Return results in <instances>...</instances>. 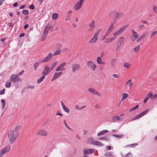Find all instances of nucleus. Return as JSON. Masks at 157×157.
I'll return each mask as SVG.
<instances>
[{"mask_svg":"<svg viewBox=\"0 0 157 157\" xmlns=\"http://www.w3.org/2000/svg\"><path fill=\"white\" fill-rule=\"evenodd\" d=\"M18 137V134L13 130H11L7 133V138L10 143L12 144L15 142Z\"/></svg>","mask_w":157,"mask_h":157,"instance_id":"nucleus-1","label":"nucleus"},{"mask_svg":"<svg viewBox=\"0 0 157 157\" xmlns=\"http://www.w3.org/2000/svg\"><path fill=\"white\" fill-rule=\"evenodd\" d=\"M101 29H98L94 34L93 36L89 41L88 43L90 44H94L98 40V37L99 34L102 31Z\"/></svg>","mask_w":157,"mask_h":157,"instance_id":"nucleus-2","label":"nucleus"},{"mask_svg":"<svg viewBox=\"0 0 157 157\" xmlns=\"http://www.w3.org/2000/svg\"><path fill=\"white\" fill-rule=\"evenodd\" d=\"M128 27V25H126L120 29H118L116 32L113 33V34L114 36L117 37V36L122 33Z\"/></svg>","mask_w":157,"mask_h":157,"instance_id":"nucleus-3","label":"nucleus"},{"mask_svg":"<svg viewBox=\"0 0 157 157\" xmlns=\"http://www.w3.org/2000/svg\"><path fill=\"white\" fill-rule=\"evenodd\" d=\"M86 64L88 67L92 71H95L97 67L96 65L92 60L88 61Z\"/></svg>","mask_w":157,"mask_h":157,"instance_id":"nucleus-4","label":"nucleus"},{"mask_svg":"<svg viewBox=\"0 0 157 157\" xmlns=\"http://www.w3.org/2000/svg\"><path fill=\"white\" fill-rule=\"evenodd\" d=\"M84 1L85 0H78L73 6L74 9L75 11L78 10L81 8Z\"/></svg>","mask_w":157,"mask_h":157,"instance_id":"nucleus-5","label":"nucleus"},{"mask_svg":"<svg viewBox=\"0 0 157 157\" xmlns=\"http://www.w3.org/2000/svg\"><path fill=\"white\" fill-rule=\"evenodd\" d=\"M71 71L72 73H75L81 69L80 65L77 63H74L71 66Z\"/></svg>","mask_w":157,"mask_h":157,"instance_id":"nucleus-6","label":"nucleus"},{"mask_svg":"<svg viewBox=\"0 0 157 157\" xmlns=\"http://www.w3.org/2000/svg\"><path fill=\"white\" fill-rule=\"evenodd\" d=\"M10 80L13 82L14 84L17 82L21 81V79L17 76V75H12L10 77Z\"/></svg>","mask_w":157,"mask_h":157,"instance_id":"nucleus-7","label":"nucleus"},{"mask_svg":"<svg viewBox=\"0 0 157 157\" xmlns=\"http://www.w3.org/2000/svg\"><path fill=\"white\" fill-rule=\"evenodd\" d=\"M124 38L123 36L121 37L119 39L116 46V50L117 51L124 42Z\"/></svg>","mask_w":157,"mask_h":157,"instance_id":"nucleus-8","label":"nucleus"},{"mask_svg":"<svg viewBox=\"0 0 157 157\" xmlns=\"http://www.w3.org/2000/svg\"><path fill=\"white\" fill-rule=\"evenodd\" d=\"M148 109H146V110L143 111V112L141 113H140L138 115H136V116L134 117L132 119V120H134L140 118L141 117H142L146 114L148 112Z\"/></svg>","mask_w":157,"mask_h":157,"instance_id":"nucleus-9","label":"nucleus"},{"mask_svg":"<svg viewBox=\"0 0 157 157\" xmlns=\"http://www.w3.org/2000/svg\"><path fill=\"white\" fill-rule=\"evenodd\" d=\"M88 90L90 93L94 94L97 95L99 97H100L101 96V94L96 90L92 88H90L88 89Z\"/></svg>","mask_w":157,"mask_h":157,"instance_id":"nucleus-10","label":"nucleus"},{"mask_svg":"<svg viewBox=\"0 0 157 157\" xmlns=\"http://www.w3.org/2000/svg\"><path fill=\"white\" fill-rule=\"evenodd\" d=\"M51 71L49 66L48 65H45L44 67V71L42 73V75L46 76Z\"/></svg>","mask_w":157,"mask_h":157,"instance_id":"nucleus-11","label":"nucleus"},{"mask_svg":"<svg viewBox=\"0 0 157 157\" xmlns=\"http://www.w3.org/2000/svg\"><path fill=\"white\" fill-rule=\"evenodd\" d=\"M53 56V54L51 53H49L48 55L41 61L42 63H45L49 61Z\"/></svg>","mask_w":157,"mask_h":157,"instance_id":"nucleus-12","label":"nucleus"},{"mask_svg":"<svg viewBox=\"0 0 157 157\" xmlns=\"http://www.w3.org/2000/svg\"><path fill=\"white\" fill-rule=\"evenodd\" d=\"M36 134L37 135L42 136H46L48 134L47 132L45 130L40 129L38 131Z\"/></svg>","mask_w":157,"mask_h":157,"instance_id":"nucleus-13","label":"nucleus"},{"mask_svg":"<svg viewBox=\"0 0 157 157\" xmlns=\"http://www.w3.org/2000/svg\"><path fill=\"white\" fill-rule=\"evenodd\" d=\"M66 64L65 62H63L61 63L56 70V71L58 72L59 71H63L65 70L64 67Z\"/></svg>","mask_w":157,"mask_h":157,"instance_id":"nucleus-14","label":"nucleus"},{"mask_svg":"<svg viewBox=\"0 0 157 157\" xmlns=\"http://www.w3.org/2000/svg\"><path fill=\"white\" fill-rule=\"evenodd\" d=\"M116 23V20H114V23L113 22L110 23L109 27L106 32H107L109 34L114 29V23L115 24Z\"/></svg>","mask_w":157,"mask_h":157,"instance_id":"nucleus-15","label":"nucleus"},{"mask_svg":"<svg viewBox=\"0 0 157 157\" xmlns=\"http://www.w3.org/2000/svg\"><path fill=\"white\" fill-rule=\"evenodd\" d=\"M133 37H131V39L132 41H134L138 37V34L133 30L132 29L131 30Z\"/></svg>","mask_w":157,"mask_h":157,"instance_id":"nucleus-16","label":"nucleus"},{"mask_svg":"<svg viewBox=\"0 0 157 157\" xmlns=\"http://www.w3.org/2000/svg\"><path fill=\"white\" fill-rule=\"evenodd\" d=\"M62 72H55L51 80V81H53L59 77L60 75L62 74Z\"/></svg>","mask_w":157,"mask_h":157,"instance_id":"nucleus-17","label":"nucleus"},{"mask_svg":"<svg viewBox=\"0 0 157 157\" xmlns=\"http://www.w3.org/2000/svg\"><path fill=\"white\" fill-rule=\"evenodd\" d=\"M124 14L122 13H118L117 12L116 17L118 20L123 19L124 17Z\"/></svg>","mask_w":157,"mask_h":157,"instance_id":"nucleus-18","label":"nucleus"},{"mask_svg":"<svg viewBox=\"0 0 157 157\" xmlns=\"http://www.w3.org/2000/svg\"><path fill=\"white\" fill-rule=\"evenodd\" d=\"M91 144L95 146H103V144L100 142L96 140H92L91 141Z\"/></svg>","mask_w":157,"mask_h":157,"instance_id":"nucleus-19","label":"nucleus"},{"mask_svg":"<svg viewBox=\"0 0 157 157\" xmlns=\"http://www.w3.org/2000/svg\"><path fill=\"white\" fill-rule=\"evenodd\" d=\"M97 62L98 64L100 65H105L106 63L105 62L102 61V59L101 57H98L97 58Z\"/></svg>","mask_w":157,"mask_h":157,"instance_id":"nucleus-20","label":"nucleus"},{"mask_svg":"<svg viewBox=\"0 0 157 157\" xmlns=\"http://www.w3.org/2000/svg\"><path fill=\"white\" fill-rule=\"evenodd\" d=\"M123 120V118L120 117L116 115L113 116L112 118V120L114 122H116L117 121H121Z\"/></svg>","mask_w":157,"mask_h":157,"instance_id":"nucleus-21","label":"nucleus"},{"mask_svg":"<svg viewBox=\"0 0 157 157\" xmlns=\"http://www.w3.org/2000/svg\"><path fill=\"white\" fill-rule=\"evenodd\" d=\"M61 104L63 110L67 113H69L70 112L69 109L64 105L62 101H61Z\"/></svg>","mask_w":157,"mask_h":157,"instance_id":"nucleus-22","label":"nucleus"},{"mask_svg":"<svg viewBox=\"0 0 157 157\" xmlns=\"http://www.w3.org/2000/svg\"><path fill=\"white\" fill-rule=\"evenodd\" d=\"M116 38V37L113 36L111 37L107 38L106 39L105 43H109L113 41Z\"/></svg>","mask_w":157,"mask_h":157,"instance_id":"nucleus-23","label":"nucleus"},{"mask_svg":"<svg viewBox=\"0 0 157 157\" xmlns=\"http://www.w3.org/2000/svg\"><path fill=\"white\" fill-rule=\"evenodd\" d=\"M133 85V83L132 82V80L129 79L126 83L125 86L127 88L128 87L129 88H131Z\"/></svg>","mask_w":157,"mask_h":157,"instance_id":"nucleus-24","label":"nucleus"},{"mask_svg":"<svg viewBox=\"0 0 157 157\" xmlns=\"http://www.w3.org/2000/svg\"><path fill=\"white\" fill-rule=\"evenodd\" d=\"M94 21L93 20L91 23H90L89 25L90 27V28L88 30L89 31H92L93 29L95 27V25L94 24Z\"/></svg>","mask_w":157,"mask_h":157,"instance_id":"nucleus-25","label":"nucleus"},{"mask_svg":"<svg viewBox=\"0 0 157 157\" xmlns=\"http://www.w3.org/2000/svg\"><path fill=\"white\" fill-rule=\"evenodd\" d=\"M108 132V131L106 130H104L101 131L97 134L98 136H100L104 135L105 133Z\"/></svg>","mask_w":157,"mask_h":157,"instance_id":"nucleus-26","label":"nucleus"},{"mask_svg":"<svg viewBox=\"0 0 157 157\" xmlns=\"http://www.w3.org/2000/svg\"><path fill=\"white\" fill-rule=\"evenodd\" d=\"M95 150L93 149L89 150H85L84 151V153L85 154H91L94 152Z\"/></svg>","mask_w":157,"mask_h":157,"instance_id":"nucleus-27","label":"nucleus"},{"mask_svg":"<svg viewBox=\"0 0 157 157\" xmlns=\"http://www.w3.org/2000/svg\"><path fill=\"white\" fill-rule=\"evenodd\" d=\"M99 140H102L108 141L109 140V136H104L100 137Z\"/></svg>","mask_w":157,"mask_h":157,"instance_id":"nucleus-28","label":"nucleus"},{"mask_svg":"<svg viewBox=\"0 0 157 157\" xmlns=\"http://www.w3.org/2000/svg\"><path fill=\"white\" fill-rule=\"evenodd\" d=\"M40 63L39 62H35L33 65V68L34 70L36 71L38 67H39Z\"/></svg>","mask_w":157,"mask_h":157,"instance_id":"nucleus-29","label":"nucleus"},{"mask_svg":"<svg viewBox=\"0 0 157 157\" xmlns=\"http://www.w3.org/2000/svg\"><path fill=\"white\" fill-rule=\"evenodd\" d=\"M151 96V93L150 92L148 93V94L146 96L144 100V102L146 103L149 98H150V97Z\"/></svg>","mask_w":157,"mask_h":157,"instance_id":"nucleus-30","label":"nucleus"},{"mask_svg":"<svg viewBox=\"0 0 157 157\" xmlns=\"http://www.w3.org/2000/svg\"><path fill=\"white\" fill-rule=\"evenodd\" d=\"M128 96V94L126 93H124L122 94L121 101L125 99Z\"/></svg>","mask_w":157,"mask_h":157,"instance_id":"nucleus-31","label":"nucleus"},{"mask_svg":"<svg viewBox=\"0 0 157 157\" xmlns=\"http://www.w3.org/2000/svg\"><path fill=\"white\" fill-rule=\"evenodd\" d=\"M117 12L115 10L111 11L109 13V16L111 17H112L114 15H117Z\"/></svg>","mask_w":157,"mask_h":157,"instance_id":"nucleus-32","label":"nucleus"},{"mask_svg":"<svg viewBox=\"0 0 157 157\" xmlns=\"http://www.w3.org/2000/svg\"><path fill=\"white\" fill-rule=\"evenodd\" d=\"M116 61V59H113L111 60V65L112 67H114Z\"/></svg>","mask_w":157,"mask_h":157,"instance_id":"nucleus-33","label":"nucleus"},{"mask_svg":"<svg viewBox=\"0 0 157 157\" xmlns=\"http://www.w3.org/2000/svg\"><path fill=\"white\" fill-rule=\"evenodd\" d=\"M63 123L64 124V125L67 128V129H68L69 130H70L71 131H72V128H70L67 124V121L66 120H64L63 121Z\"/></svg>","mask_w":157,"mask_h":157,"instance_id":"nucleus-34","label":"nucleus"},{"mask_svg":"<svg viewBox=\"0 0 157 157\" xmlns=\"http://www.w3.org/2000/svg\"><path fill=\"white\" fill-rule=\"evenodd\" d=\"M59 16L58 14L55 13L53 14L52 15V18L53 20H56L57 19Z\"/></svg>","mask_w":157,"mask_h":157,"instance_id":"nucleus-35","label":"nucleus"},{"mask_svg":"<svg viewBox=\"0 0 157 157\" xmlns=\"http://www.w3.org/2000/svg\"><path fill=\"white\" fill-rule=\"evenodd\" d=\"M45 76L44 75H43L42 76L40 79L38 80L37 83L38 84L40 83L45 78Z\"/></svg>","mask_w":157,"mask_h":157,"instance_id":"nucleus-36","label":"nucleus"},{"mask_svg":"<svg viewBox=\"0 0 157 157\" xmlns=\"http://www.w3.org/2000/svg\"><path fill=\"white\" fill-rule=\"evenodd\" d=\"M123 66L125 68L127 69H129L130 68L131 65L129 63H124Z\"/></svg>","mask_w":157,"mask_h":157,"instance_id":"nucleus-37","label":"nucleus"},{"mask_svg":"<svg viewBox=\"0 0 157 157\" xmlns=\"http://www.w3.org/2000/svg\"><path fill=\"white\" fill-rule=\"evenodd\" d=\"M62 50L61 49H58V50L56 51L53 54V56H56L57 55H58L60 54Z\"/></svg>","mask_w":157,"mask_h":157,"instance_id":"nucleus-38","label":"nucleus"},{"mask_svg":"<svg viewBox=\"0 0 157 157\" xmlns=\"http://www.w3.org/2000/svg\"><path fill=\"white\" fill-rule=\"evenodd\" d=\"M48 32V26H47L45 28L44 31L43 35L44 36H47Z\"/></svg>","mask_w":157,"mask_h":157,"instance_id":"nucleus-39","label":"nucleus"},{"mask_svg":"<svg viewBox=\"0 0 157 157\" xmlns=\"http://www.w3.org/2000/svg\"><path fill=\"white\" fill-rule=\"evenodd\" d=\"M112 136L118 138H122L124 137V135L123 134H113Z\"/></svg>","mask_w":157,"mask_h":157,"instance_id":"nucleus-40","label":"nucleus"},{"mask_svg":"<svg viewBox=\"0 0 157 157\" xmlns=\"http://www.w3.org/2000/svg\"><path fill=\"white\" fill-rule=\"evenodd\" d=\"M10 146L9 145H8L6 147L3 149L6 152V153L8 152L10 150Z\"/></svg>","mask_w":157,"mask_h":157,"instance_id":"nucleus-41","label":"nucleus"},{"mask_svg":"<svg viewBox=\"0 0 157 157\" xmlns=\"http://www.w3.org/2000/svg\"><path fill=\"white\" fill-rule=\"evenodd\" d=\"M1 102L2 103V108L3 109H4L6 105V103L5 101L3 99H2L1 100Z\"/></svg>","mask_w":157,"mask_h":157,"instance_id":"nucleus-42","label":"nucleus"},{"mask_svg":"<svg viewBox=\"0 0 157 157\" xmlns=\"http://www.w3.org/2000/svg\"><path fill=\"white\" fill-rule=\"evenodd\" d=\"M58 63V61H56L53 64L51 65L50 68L51 70H52L54 67Z\"/></svg>","mask_w":157,"mask_h":157,"instance_id":"nucleus-43","label":"nucleus"},{"mask_svg":"<svg viewBox=\"0 0 157 157\" xmlns=\"http://www.w3.org/2000/svg\"><path fill=\"white\" fill-rule=\"evenodd\" d=\"M140 45H138L134 49V51L135 52H138L140 50Z\"/></svg>","mask_w":157,"mask_h":157,"instance_id":"nucleus-44","label":"nucleus"},{"mask_svg":"<svg viewBox=\"0 0 157 157\" xmlns=\"http://www.w3.org/2000/svg\"><path fill=\"white\" fill-rule=\"evenodd\" d=\"M138 106H139L138 105H136L134 107L132 108V109H131L129 110V112H131L132 111H133L136 110V109H137L138 108Z\"/></svg>","mask_w":157,"mask_h":157,"instance_id":"nucleus-45","label":"nucleus"},{"mask_svg":"<svg viewBox=\"0 0 157 157\" xmlns=\"http://www.w3.org/2000/svg\"><path fill=\"white\" fill-rule=\"evenodd\" d=\"M21 128V126L20 125H18L15 127L14 128L13 131L15 132H17L18 130L20 129Z\"/></svg>","mask_w":157,"mask_h":157,"instance_id":"nucleus-46","label":"nucleus"},{"mask_svg":"<svg viewBox=\"0 0 157 157\" xmlns=\"http://www.w3.org/2000/svg\"><path fill=\"white\" fill-rule=\"evenodd\" d=\"M132 154L131 153H128L126 155L123 156V157H132Z\"/></svg>","mask_w":157,"mask_h":157,"instance_id":"nucleus-47","label":"nucleus"},{"mask_svg":"<svg viewBox=\"0 0 157 157\" xmlns=\"http://www.w3.org/2000/svg\"><path fill=\"white\" fill-rule=\"evenodd\" d=\"M105 156L106 157H111L113 156L112 153L111 152H107L105 153Z\"/></svg>","mask_w":157,"mask_h":157,"instance_id":"nucleus-48","label":"nucleus"},{"mask_svg":"<svg viewBox=\"0 0 157 157\" xmlns=\"http://www.w3.org/2000/svg\"><path fill=\"white\" fill-rule=\"evenodd\" d=\"M85 106H83L81 107H79L78 106V105H75V108L76 110H80L82 109L83 108L85 107Z\"/></svg>","mask_w":157,"mask_h":157,"instance_id":"nucleus-49","label":"nucleus"},{"mask_svg":"<svg viewBox=\"0 0 157 157\" xmlns=\"http://www.w3.org/2000/svg\"><path fill=\"white\" fill-rule=\"evenodd\" d=\"M157 33V31H154L151 34L150 38H151L153 37L154 36H155Z\"/></svg>","mask_w":157,"mask_h":157,"instance_id":"nucleus-50","label":"nucleus"},{"mask_svg":"<svg viewBox=\"0 0 157 157\" xmlns=\"http://www.w3.org/2000/svg\"><path fill=\"white\" fill-rule=\"evenodd\" d=\"M156 98H157V94H155L153 95L152 93H151V96L150 97L151 99H154Z\"/></svg>","mask_w":157,"mask_h":157,"instance_id":"nucleus-51","label":"nucleus"},{"mask_svg":"<svg viewBox=\"0 0 157 157\" xmlns=\"http://www.w3.org/2000/svg\"><path fill=\"white\" fill-rule=\"evenodd\" d=\"M11 85V82H7L6 84V87L7 88L9 87H10Z\"/></svg>","mask_w":157,"mask_h":157,"instance_id":"nucleus-52","label":"nucleus"},{"mask_svg":"<svg viewBox=\"0 0 157 157\" xmlns=\"http://www.w3.org/2000/svg\"><path fill=\"white\" fill-rule=\"evenodd\" d=\"M22 13L25 15H28L29 14V11L27 10H24L23 11Z\"/></svg>","mask_w":157,"mask_h":157,"instance_id":"nucleus-53","label":"nucleus"},{"mask_svg":"<svg viewBox=\"0 0 157 157\" xmlns=\"http://www.w3.org/2000/svg\"><path fill=\"white\" fill-rule=\"evenodd\" d=\"M147 34H144L142 35L141 36H140L139 37L140 38V39L141 40L144 37H145L147 36Z\"/></svg>","mask_w":157,"mask_h":157,"instance_id":"nucleus-54","label":"nucleus"},{"mask_svg":"<svg viewBox=\"0 0 157 157\" xmlns=\"http://www.w3.org/2000/svg\"><path fill=\"white\" fill-rule=\"evenodd\" d=\"M152 9L155 13L157 12V8L156 6H153L152 7Z\"/></svg>","mask_w":157,"mask_h":157,"instance_id":"nucleus-55","label":"nucleus"},{"mask_svg":"<svg viewBox=\"0 0 157 157\" xmlns=\"http://www.w3.org/2000/svg\"><path fill=\"white\" fill-rule=\"evenodd\" d=\"M113 77L114 78H118L119 77L118 75L116 74H114L113 75Z\"/></svg>","mask_w":157,"mask_h":157,"instance_id":"nucleus-56","label":"nucleus"},{"mask_svg":"<svg viewBox=\"0 0 157 157\" xmlns=\"http://www.w3.org/2000/svg\"><path fill=\"white\" fill-rule=\"evenodd\" d=\"M94 107L95 108L99 109H101L100 106L98 104H96L95 105Z\"/></svg>","mask_w":157,"mask_h":157,"instance_id":"nucleus-57","label":"nucleus"},{"mask_svg":"<svg viewBox=\"0 0 157 157\" xmlns=\"http://www.w3.org/2000/svg\"><path fill=\"white\" fill-rule=\"evenodd\" d=\"M5 89H3L2 90L0 91V95H2L4 94Z\"/></svg>","mask_w":157,"mask_h":157,"instance_id":"nucleus-58","label":"nucleus"},{"mask_svg":"<svg viewBox=\"0 0 157 157\" xmlns=\"http://www.w3.org/2000/svg\"><path fill=\"white\" fill-rule=\"evenodd\" d=\"M29 8L31 10H33L35 9V7L34 5L32 4L29 6Z\"/></svg>","mask_w":157,"mask_h":157,"instance_id":"nucleus-59","label":"nucleus"},{"mask_svg":"<svg viewBox=\"0 0 157 157\" xmlns=\"http://www.w3.org/2000/svg\"><path fill=\"white\" fill-rule=\"evenodd\" d=\"M56 115H59L61 117H62L63 116V114L60 113L59 111H57V112Z\"/></svg>","mask_w":157,"mask_h":157,"instance_id":"nucleus-60","label":"nucleus"},{"mask_svg":"<svg viewBox=\"0 0 157 157\" xmlns=\"http://www.w3.org/2000/svg\"><path fill=\"white\" fill-rule=\"evenodd\" d=\"M27 87L31 89H33L34 88V86L33 85H29Z\"/></svg>","mask_w":157,"mask_h":157,"instance_id":"nucleus-61","label":"nucleus"},{"mask_svg":"<svg viewBox=\"0 0 157 157\" xmlns=\"http://www.w3.org/2000/svg\"><path fill=\"white\" fill-rule=\"evenodd\" d=\"M48 29L50 30L51 31H53V27L52 26H50L48 28Z\"/></svg>","mask_w":157,"mask_h":157,"instance_id":"nucleus-62","label":"nucleus"},{"mask_svg":"<svg viewBox=\"0 0 157 157\" xmlns=\"http://www.w3.org/2000/svg\"><path fill=\"white\" fill-rule=\"evenodd\" d=\"M24 73V71H21L20 72L17 74L16 75H17V76L19 77V75H21Z\"/></svg>","mask_w":157,"mask_h":157,"instance_id":"nucleus-63","label":"nucleus"},{"mask_svg":"<svg viewBox=\"0 0 157 157\" xmlns=\"http://www.w3.org/2000/svg\"><path fill=\"white\" fill-rule=\"evenodd\" d=\"M3 155H4V154L6 153V152L4 150V149L2 150L0 152Z\"/></svg>","mask_w":157,"mask_h":157,"instance_id":"nucleus-64","label":"nucleus"}]
</instances>
